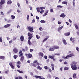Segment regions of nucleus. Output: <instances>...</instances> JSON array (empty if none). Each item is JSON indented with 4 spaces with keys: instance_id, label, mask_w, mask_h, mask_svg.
Returning a JSON list of instances; mask_svg holds the SVG:
<instances>
[{
    "instance_id": "680f3d73",
    "label": "nucleus",
    "mask_w": 79,
    "mask_h": 79,
    "mask_svg": "<svg viewBox=\"0 0 79 79\" xmlns=\"http://www.w3.org/2000/svg\"><path fill=\"white\" fill-rule=\"evenodd\" d=\"M17 12H18V13H20V10H17Z\"/></svg>"
},
{
    "instance_id": "49530a36",
    "label": "nucleus",
    "mask_w": 79,
    "mask_h": 79,
    "mask_svg": "<svg viewBox=\"0 0 79 79\" xmlns=\"http://www.w3.org/2000/svg\"><path fill=\"white\" fill-rule=\"evenodd\" d=\"M50 12L51 13H53V9H50Z\"/></svg>"
},
{
    "instance_id": "c03bdc74",
    "label": "nucleus",
    "mask_w": 79,
    "mask_h": 79,
    "mask_svg": "<svg viewBox=\"0 0 79 79\" xmlns=\"http://www.w3.org/2000/svg\"><path fill=\"white\" fill-rule=\"evenodd\" d=\"M57 8H62L63 7V6H57Z\"/></svg>"
},
{
    "instance_id": "3c124183",
    "label": "nucleus",
    "mask_w": 79,
    "mask_h": 79,
    "mask_svg": "<svg viewBox=\"0 0 79 79\" xmlns=\"http://www.w3.org/2000/svg\"><path fill=\"white\" fill-rule=\"evenodd\" d=\"M70 40H71V41H72L73 40H74V38H72V37H71L70 38Z\"/></svg>"
},
{
    "instance_id": "ea45409f",
    "label": "nucleus",
    "mask_w": 79,
    "mask_h": 79,
    "mask_svg": "<svg viewBox=\"0 0 79 79\" xmlns=\"http://www.w3.org/2000/svg\"><path fill=\"white\" fill-rule=\"evenodd\" d=\"M12 3V2H11V1H9L7 2V4H11Z\"/></svg>"
},
{
    "instance_id": "b1692460",
    "label": "nucleus",
    "mask_w": 79,
    "mask_h": 79,
    "mask_svg": "<svg viewBox=\"0 0 79 79\" xmlns=\"http://www.w3.org/2000/svg\"><path fill=\"white\" fill-rule=\"evenodd\" d=\"M10 18L12 19H15V16L13 15H12L11 16Z\"/></svg>"
},
{
    "instance_id": "f3484780",
    "label": "nucleus",
    "mask_w": 79,
    "mask_h": 79,
    "mask_svg": "<svg viewBox=\"0 0 79 79\" xmlns=\"http://www.w3.org/2000/svg\"><path fill=\"white\" fill-rule=\"evenodd\" d=\"M5 3V1L1 0V2H0V5H2Z\"/></svg>"
},
{
    "instance_id": "4be33fe9",
    "label": "nucleus",
    "mask_w": 79,
    "mask_h": 79,
    "mask_svg": "<svg viewBox=\"0 0 79 79\" xmlns=\"http://www.w3.org/2000/svg\"><path fill=\"white\" fill-rule=\"evenodd\" d=\"M53 48L54 50L55 49H58L59 48V47L56 46H53Z\"/></svg>"
},
{
    "instance_id": "8fccbe9b",
    "label": "nucleus",
    "mask_w": 79,
    "mask_h": 79,
    "mask_svg": "<svg viewBox=\"0 0 79 79\" xmlns=\"http://www.w3.org/2000/svg\"><path fill=\"white\" fill-rule=\"evenodd\" d=\"M55 55H57V56H60V53H56Z\"/></svg>"
},
{
    "instance_id": "79ce46f5",
    "label": "nucleus",
    "mask_w": 79,
    "mask_h": 79,
    "mask_svg": "<svg viewBox=\"0 0 79 79\" xmlns=\"http://www.w3.org/2000/svg\"><path fill=\"white\" fill-rule=\"evenodd\" d=\"M76 50H77V52H79V48L78 47H76Z\"/></svg>"
},
{
    "instance_id": "6e6552de",
    "label": "nucleus",
    "mask_w": 79,
    "mask_h": 79,
    "mask_svg": "<svg viewBox=\"0 0 79 79\" xmlns=\"http://www.w3.org/2000/svg\"><path fill=\"white\" fill-rule=\"evenodd\" d=\"M26 56H27L29 58H31V57H32V55L31 54H26Z\"/></svg>"
},
{
    "instance_id": "393cba45",
    "label": "nucleus",
    "mask_w": 79,
    "mask_h": 79,
    "mask_svg": "<svg viewBox=\"0 0 79 79\" xmlns=\"http://www.w3.org/2000/svg\"><path fill=\"white\" fill-rule=\"evenodd\" d=\"M45 9H42V10H41V11H40V12L41 14H42L44 13V10Z\"/></svg>"
},
{
    "instance_id": "a19ab883",
    "label": "nucleus",
    "mask_w": 79,
    "mask_h": 79,
    "mask_svg": "<svg viewBox=\"0 0 79 79\" xmlns=\"http://www.w3.org/2000/svg\"><path fill=\"white\" fill-rule=\"evenodd\" d=\"M27 20L28 21H29V15H27Z\"/></svg>"
},
{
    "instance_id": "7c9ffc66",
    "label": "nucleus",
    "mask_w": 79,
    "mask_h": 79,
    "mask_svg": "<svg viewBox=\"0 0 79 79\" xmlns=\"http://www.w3.org/2000/svg\"><path fill=\"white\" fill-rule=\"evenodd\" d=\"M73 77L74 79L76 78V74L74 73L73 74Z\"/></svg>"
},
{
    "instance_id": "c756f323",
    "label": "nucleus",
    "mask_w": 79,
    "mask_h": 79,
    "mask_svg": "<svg viewBox=\"0 0 79 79\" xmlns=\"http://www.w3.org/2000/svg\"><path fill=\"white\" fill-rule=\"evenodd\" d=\"M75 3H76V1H75V0H73V6H75Z\"/></svg>"
},
{
    "instance_id": "ddd939ff",
    "label": "nucleus",
    "mask_w": 79,
    "mask_h": 79,
    "mask_svg": "<svg viewBox=\"0 0 79 79\" xmlns=\"http://www.w3.org/2000/svg\"><path fill=\"white\" fill-rule=\"evenodd\" d=\"M62 42L64 45H67V42H66V40L63 39L62 40Z\"/></svg>"
},
{
    "instance_id": "2eb2a0df",
    "label": "nucleus",
    "mask_w": 79,
    "mask_h": 79,
    "mask_svg": "<svg viewBox=\"0 0 79 79\" xmlns=\"http://www.w3.org/2000/svg\"><path fill=\"white\" fill-rule=\"evenodd\" d=\"M48 10H47L45 12V14L43 15V16H47V15H48Z\"/></svg>"
},
{
    "instance_id": "7ed1b4c3",
    "label": "nucleus",
    "mask_w": 79,
    "mask_h": 79,
    "mask_svg": "<svg viewBox=\"0 0 79 79\" xmlns=\"http://www.w3.org/2000/svg\"><path fill=\"white\" fill-rule=\"evenodd\" d=\"M42 9H45V8L44 7H37L36 8V10L37 11L38 13H40V10H42Z\"/></svg>"
},
{
    "instance_id": "09e8293b",
    "label": "nucleus",
    "mask_w": 79,
    "mask_h": 79,
    "mask_svg": "<svg viewBox=\"0 0 79 79\" xmlns=\"http://www.w3.org/2000/svg\"><path fill=\"white\" fill-rule=\"evenodd\" d=\"M8 72H9V70H6V71H5V73H6V74H7L8 73Z\"/></svg>"
},
{
    "instance_id": "2f4dec72",
    "label": "nucleus",
    "mask_w": 79,
    "mask_h": 79,
    "mask_svg": "<svg viewBox=\"0 0 79 79\" xmlns=\"http://www.w3.org/2000/svg\"><path fill=\"white\" fill-rule=\"evenodd\" d=\"M40 23H45L46 21L44 20H41L40 21Z\"/></svg>"
},
{
    "instance_id": "a211bd4d",
    "label": "nucleus",
    "mask_w": 79,
    "mask_h": 79,
    "mask_svg": "<svg viewBox=\"0 0 79 79\" xmlns=\"http://www.w3.org/2000/svg\"><path fill=\"white\" fill-rule=\"evenodd\" d=\"M19 53V56L20 57H21V56H22L23 55V53H22V51L21 50L20 51Z\"/></svg>"
},
{
    "instance_id": "20e7f679",
    "label": "nucleus",
    "mask_w": 79,
    "mask_h": 79,
    "mask_svg": "<svg viewBox=\"0 0 79 79\" xmlns=\"http://www.w3.org/2000/svg\"><path fill=\"white\" fill-rule=\"evenodd\" d=\"M15 62H10L9 63V65H10L11 68H12V69H15V66H14V65H13V64H15Z\"/></svg>"
},
{
    "instance_id": "e433bc0d",
    "label": "nucleus",
    "mask_w": 79,
    "mask_h": 79,
    "mask_svg": "<svg viewBox=\"0 0 79 79\" xmlns=\"http://www.w3.org/2000/svg\"><path fill=\"white\" fill-rule=\"evenodd\" d=\"M0 59H2V60H4V59H5V56H0Z\"/></svg>"
},
{
    "instance_id": "423d86ee",
    "label": "nucleus",
    "mask_w": 79,
    "mask_h": 79,
    "mask_svg": "<svg viewBox=\"0 0 79 79\" xmlns=\"http://www.w3.org/2000/svg\"><path fill=\"white\" fill-rule=\"evenodd\" d=\"M28 36H29L28 39L29 40H31L32 38V34H31L30 32H28Z\"/></svg>"
},
{
    "instance_id": "9d476101",
    "label": "nucleus",
    "mask_w": 79,
    "mask_h": 79,
    "mask_svg": "<svg viewBox=\"0 0 79 79\" xmlns=\"http://www.w3.org/2000/svg\"><path fill=\"white\" fill-rule=\"evenodd\" d=\"M13 51L14 52V53H16L18 52V50L16 48H14L13 49Z\"/></svg>"
},
{
    "instance_id": "e2e57ef3",
    "label": "nucleus",
    "mask_w": 79,
    "mask_h": 79,
    "mask_svg": "<svg viewBox=\"0 0 79 79\" xmlns=\"http://www.w3.org/2000/svg\"><path fill=\"white\" fill-rule=\"evenodd\" d=\"M27 48H28L27 47V46L25 47V50H26V51H27Z\"/></svg>"
},
{
    "instance_id": "5701e85b",
    "label": "nucleus",
    "mask_w": 79,
    "mask_h": 79,
    "mask_svg": "<svg viewBox=\"0 0 79 79\" xmlns=\"http://www.w3.org/2000/svg\"><path fill=\"white\" fill-rule=\"evenodd\" d=\"M39 55L40 56H41L42 57L44 56V54L42 52H40L39 53Z\"/></svg>"
},
{
    "instance_id": "39448f33",
    "label": "nucleus",
    "mask_w": 79,
    "mask_h": 79,
    "mask_svg": "<svg viewBox=\"0 0 79 79\" xmlns=\"http://www.w3.org/2000/svg\"><path fill=\"white\" fill-rule=\"evenodd\" d=\"M28 29L29 31L30 32H34V31H33V27H28Z\"/></svg>"
},
{
    "instance_id": "1a4fd4ad",
    "label": "nucleus",
    "mask_w": 79,
    "mask_h": 79,
    "mask_svg": "<svg viewBox=\"0 0 79 79\" xmlns=\"http://www.w3.org/2000/svg\"><path fill=\"white\" fill-rule=\"evenodd\" d=\"M48 50L50 52H52V51H54V50H55V49H54V48H53V46H52Z\"/></svg>"
},
{
    "instance_id": "f704fd0d",
    "label": "nucleus",
    "mask_w": 79,
    "mask_h": 79,
    "mask_svg": "<svg viewBox=\"0 0 79 79\" xmlns=\"http://www.w3.org/2000/svg\"><path fill=\"white\" fill-rule=\"evenodd\" d=\"M14 58L15 59H16L18 58V55H15L14 56Z\"/></svg>"
},
{
    "instance_id": "9b49d317",
    "label": "nucleus",
    "mask_w": 79,
    "mask_h": 79,
    "mask_svg": "<svg viewBox=\"0 0 79 79\" xmlns=\"http://www.w3.org/2000/svg\"><path fill=\"white\" fill-rule=\"evenodd\" d=\"M10 24H7L4 25V28H7V27H10Z\"/></svg>"
},
{
    "instance_id": "5fc2aeb1",
    "label": "nucleus",
    "mask_w": 79,
    "mask_h": 79,
    "mask_svg": "<svg viewBox=\"0 0 79 79\" xmlns=\"http://www.w3.org/2000/svg\"><path fill=\"white\" fill-rule=\"evenodd\" d=\"M12 42H13V40H11L9 42V44H11L12 43Z\"/></svg>"
},
{
    "instance_id": "f03ea898",
    "label": "nucleus",
    "mask_w": 79,
    "mask_h": 79,
    "mask_svg": "<svg viewBox=\"0 0 79 79\" xmlns=\"http://www.w3.org/2000/svg\"><path fill=\"white\" fill-rule=\"evenodd\" d=\"M75 55L73 53H71L69 55L66 56H63L62 58L64 59H69L70 58H71L72 56H74Z\"/></svg>"
},
{
    "instance_id": "72a5a7b5",
    "label": "nucleus",
    "mask_w": 79,
    "mask_h": 79,
    "mask_svg": "<svg viewBox=\"0 0 79 79\" xmlns=\"http://www.w3.org/2000/svg\"><path fill=\"white\" fill-rule=\"evenodd\" d=\"M74 26H75V27L76 29H79V27H78V26H77V25H76V24H74Z\"/></svg>"
},
{
    "instance_id": "4468645a",
    "label": "nucleus",
    "mask_w": 79,
    "mask_h": 79,
    "mask_svg": "<svg viewBox=\"0 0 79 79\" xmlns=\"http://www.w3.org/2000/svg\"><path fill=\"white\" fill-rule=\"evenodd\" d=\"M64 35L65 36H69L70 35V32L66 33L64 34Z\"/></svg>"
},
{
    "instance_id": "0eeeda50",
    "label": "nucleus",
    "mask_w": 79,
    "mask_h": 79,
    "mask_svg": "<svg viewBox=\"0 0 79 79\" xmlns=\"http://www.w3.org/2000/svg\"><path fill=\"white\" fill-rule=\"evenodd\" d=\"M40 65V64L38 62H37L35 64H33V66L35 67V68H37V66H39Z\"/></svg>"
},
{
    "instance_id": "37998d69",
    "label": "nucleus",
    "mask_w": 79,
    "mask_h": 79,
    "mask_svg": "<svg viewBox=\"0 0 79 79\" xmlns=\"http://www.w3.org/2000/svg\"><path fill=\"white\" fill-rule=\"evenodd\" d=\"M36 37L37 39H40V36L38 35H36Z\"/></svg>"
},
{
    "instance_id": "69168bd1",
    "label": "nucleus",
    "mask_w": 79,
    "mask_h": 79,
    "mask_svg": "<svg viewBox=\"0 0 79 79\" xmlns=\"http://www.w3.org/2000/svg\"><path fill=\"white\" fill-rule=\"evenodd\" d=\"M64 64H68V62L65 61L64 63Z\"/></svg>"
},
{
    "instance_id": "cd10ccee",
    "label": "nucleus",
    "mask_w": 79,
    "mask_h": 79,
    "mask_svg": "<svg viewBox=\"0 0 79 79\" xmlns=\"http://www.w3.org/2000/svg\"><path fill=\"white\" fill-rule=\"evenodd\" d=\"M62 4H65V5H68V2L64 1L62 2Z\"/></svg>"
},
{
    "instance_id": "a18cd8bd",
    "label": "nucleus",
    "mask_w": 79,
    "mask_h": 79,
    "mask_svg": "<svg viewBox=\"0 0 79 79\" xmlns=\"http://www.w3.org/2000/svg\"><path fill=\"white\" fill-rule=\"evenodd\" d=\"M42 27H40L39 28V30L40 31H42Z\"/></svg>"
},
{
    "instance_id": "aec40b11",
    "label": "nucleus",
    "mask_w": 79,
    "mask_h": 79,
    "mask_svg": "<svg viewBox=\"0 0 79 79\" xmlns=\"http://www.w3.org/2000/svg\"><path fill=\"white\" fill-rule=\"evenodd\" d=\"M24 36L23 35H22L21 36L20 39L21 41L23 42V41H24Z\"/></svg>"
},
{
    "instance_id": "774afa93",
    "label": "nucleus",
    "mask_w": 79,
    "mask_h": 79,
    "mask_svg": "<svg viewBox=\"0 0 79 79\" xmlns=\"http://www.w3.org/2000/svg\"><path fill=\"white\" fill-rule=\"evenodd\" d=\"M6 38L7 40H10V38H9L8 37H7Z\"/></svg>"
},
{
    "instance_id": "4d7b16f0",
    "label": "nucleus",
    "mask_w": 79,
    "mask_h": 79,
    "mask_svg": "<svg viewBox=\"0 0 79 79\" xmlns=\"http://www.w3.org/2000/svg\"><path fill=\"white\" fill-rule=\"evenodd\" d=\"M44 58H45V59H47V56H44Z\"/></svg>"
},
{
    "instance_id": "f257e3e1",
    "label": "nucleus",
    "mask_w": 79,
    "mask_h": 79,
    "mask_svg": "<svg viewBox=\"0 0 79 79\" xmlns=\"http://www.w3.org/2000/svg\"><path fill=\"white\" fill-rule=\"evenodd\" d=\"M77 62L76 61H73L71 63V68L73 71L77 69Z\"/></svg>"
},
{
    "instance_id": "338daca9",
    "label": "nucleus",
    "mask_w": 79,
    "mask_h": 79,
    "mask_svg": "<svg viewBox=\"0 0 79 79\" xmlns=\"http://www.w3.org/2000/svg\"><path fill=\"white\" fill-rule=\"evenodd\" d=\"M23 77H20V76H19V79H23Z\"/></svg>"
},
{
    "instance_id": "c9c22d12",
    "label": "nucleus",
    "mask_w": 79,
    "mask_h": 79,
    "mask_svg": "<svg viewBox=\"0 0 79 79\" xmlns=\"http://www.w3.org/2000/svg\"><path fill=\"white\" fill-rule=\"evenodd\" d=\"M17 71L19 73H21V74H23V72L20 71L19 70H17Z\"/></svg>"
},
{
    "instance_id": "58836bf2",
    "label": "nucleus",
    "mask_w": 79,
    "mask_h": 79,
    "mask_svg": "<svg viewBox=\"0 0 79 79\" xmlns=\"http://www.w3.org/2000/svg\"><path fill=\"white\" fill-rule=\"evenodd\" d=\"M0 42H3V40H2V37H0Z\"/></svg>"
},
{
    "instance_id": "de8ad7c7",
    "label": "nucleus",
    "mask_w": 79,
    "mask_h": 79,
    "mask_svg": "<svg viewBox=\"0 0 79 79\" xmlns=\"http://www.w3.org/2000/svg\"><path fill=\"white\" fill-rule=\"evenodd\" d=\"M16 39V36L13 37V40H15Z\"/></svg>"
},
{
    "instance_id": "a878e982",
    "label": "nucleus",
    "mask_w": 79,
    "mask_h": 79,
    "mask_svg": "<svg viewBox=\"0 0 79 79\" xmlns=\"http://www.w3.org/2000/svg\"><path fill=\"white\" fill-rule=\"evenodd\" d=\"M28 43L30 46H31L32 45V43L31 42V41L30 40H28Z\"/></svg>"
},
{
    "instance_id": "f8f14e48",
    "label": "nucleus",
    "mask_w": 79,
    "mask_h": 79,
    "mask_svg": "<svg viewBox=\"0 0 79 79\" xmlns=\"http://www.w3.org/2000/svg\"><path fill=\"white\" fill-rule=\"evenodd\" d=\"M60 17L62 18H64L66 16V15H64V13H62L61 14V15L60 16Z\"/></svg>"
},
{
    "instance_id": "6e6d98bb",
    "label": "nucleus",
    "mask_w": 79,
    "mask_h": 79,
    "mask_svg": "<svg viewBox=\"0 0 79 79\" xmlns=\"http://www.w3.org/2000/svg\"><path fill=\"white\" fill-rule=\"evenodd\" d=\"M22 50L23 52H26V49H24L23 48L22 49Z\"/></svg>"
},
{
    "instance_id": "412c9836",
    "label": "nucleus",
    "mask_w": 79,
    "mask_h": 79,
    "mask_svg": "<svg viewBox=\"0 0 79 79\" xmlns=\"http://www.w3.org/2000/svg\"><path fill=\"white\" fill-rule=\"evenodd\" d=\"M37 69H39V70H42V68L40 66L38 65L37 67Z\"/></svg>"
},
{
    "instance_id": "6ab92c4d",
    "label": "nucleus",
    "mask_w": 79,
    "mask_h": 79,
    "mask_svg": "<svg viewBox=\"0 0 79 79\" xmlns=\"http://www.w3.org/2000/svg\"><path fill=\"white\" fill-rule=\"evenodd\" d=\"M49 58H51V59H52V60H53V61H55L56 60L55 59V58H54L53 57L51 56H49Z\"/></svg>"
},
{
    "instance_id": "603ef678",
    "label": "nucleus",
    "mask_w": 79,
    "mask_h": 79,
    "mask_svg": "<svg viewBox=\"0 0 79 79\" xmlns=\"http://www.w3.org/2000/svg\"><path fill=\"white\" fill-rule=\"evenodd\" d=\"M17 64H19H19H21V62L20 61H18V62H17Z\"/></svg>"
},
{
    "instance_id": "0e129e2a",
    "label": "nucleus",
    "mask_w": 79,
    "mask_h": 79,
    "mask_svg": "<svg viewBox=\"0 0 79 79\" xmlns=\"http://www.w3.org/2000/svg\"><path fill=\"white\" fill-rule=\"evenodd\" d=\"M17 66L18 68H20V66H19V65L17 64Z\"/></svg>"
},
{
    "instance_id": "bb28decb",
    "label": "nucleus",
    "mask_w": 79,
    "mask_h": 79,
    "mask_svg": "<svg viewBox=\"0 0 79 79\" xmlns=\"http://www.w3.org/2000/svg\"><path fill=\"white\" fill-rule=\"evenodd\" d=\"M47 40H48V37L45 38L43 40V42L44 43L45 42V41H47Z\"/></svg>"
},
{
    "instance_id": "13d9d810",
    "label": "nucleus",
    "mask_w": 79,
    "mask_h": 79,
    "mask_svg": "<svg viewBox=\"0 0 79 79\" xmlns=\"http://www.w3.org/2000/svg\"><path fill=\"white\" fill-rule=\"evenodd\" d=\"M44 69H48V67L47 66H44Z\"/></svg>"
},
{
    "instance_id": "864d4df0",
    "label": "nucleus",
    "mask_w": 79,
    "mask_h": 79,
    "mask_svg": "<svg viewBox=\"0 0 79 79\" xmlns=\"http://www.w3.org/2000/svg\"><path fill=\"white\" fill-rule=\"evenodd\" d=\"M17 5L18 6V7H19L20 6V4H19V3L18 2H17Z\"/></svg>"
},
{
    "instance_id": "4c0bfd02",
    "label": "nucleus",
    "mask_w": 79,
    "mask_h": 79,
    "mask_svg": "<svg viewBox=\"0 0 79 79\" xmlns=\"http://www.w3.org/2000/svg\"><path fill=\"white\" fill-rule=\"evenodd\" d=\"M69 69V67H64V70H68Z\"/></svg>"
},
{
    "instance_id": "052dcab7",
    "label": "nucleus",
    "mask_w": 79,
    "mask_h": 79,
    "mask_svg": "<svg viewBox=\"0 0 79 79\" xmlns=\"http://www.w3.org/2000/svg\"><path fill=\"white\" fill-rule=\"evenodd\" d=\"M30 52H33V49H30Z\"/></svg>"
},
{
    "instance_id": "dca6fc26",
    "label": "nucleus",
    "mask_w": 79,
    "mask_h": 79,
    "mask_svg": "<svg viewBox=\"0 0 79 79\" xmlns=\"http://www.w3.org/2000/svg\"><path fill=\"white\" fill-rule=\"evenodd\" d=\"M63 28V26H62L61 27H60L57 30L58 31V32H60V30L62 29Z\"/></svg>"
},
{
    "instance_id": "c85d7f7f",
    "label": "nucleus",
    "mask_w": 79,
    "mask_h": 79,
    "mask_svg": "<svg viewBox=\"0 0 79 79\" xmlns=\"http://www.w3.org/2000/svg\"><path fill=\"white\" fill-rule=\"evenodd\" d=\"M35 77L36 79H39L40 78H41V76H35Z\"/></svg>"
},
{
    "instance_id": "bf43d9fd",
    "label": "nucleus",
    "mask_w": 79,
    "mask_h": 79,
    "mask_svg": "<svg viewBox=\"0 0 79 79\" xmlns=\"http://www.w3.org/2000/svg\"><path fill=\"white\" fill-rule=\"evenodd\" d=\"M1 15H4V14L3 13V12L2 11L1 12Z\"/></svg>"
},
{
    "instance_id": "473e14b6",
    "label": "nucleus",
    "mask_w": 79,
    "mask_h": 79,
    "mask_svg": "<svg viewBox=\"0 0 79 79\" xmlns=\"http://www.w3.org/2000/svg\"><path fill=\"white\" fill-rule=\"evenodd\" d=\"M24 56H22L20 58V60L22 61H23L24 60Z\"/></svg>"
}]
</instances>
